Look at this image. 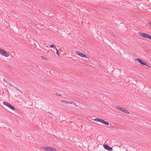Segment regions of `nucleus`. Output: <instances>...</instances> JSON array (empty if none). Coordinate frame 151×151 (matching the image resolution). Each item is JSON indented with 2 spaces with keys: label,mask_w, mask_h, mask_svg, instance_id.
Here are the masks:
<instances>
[{
  "label": "nucleus",
  "mask_w": 151,
  "mask_h": 151,
  "mask_svg": "<svg viewBox=\"0 0 151 151\" xmlns=\"http://www.w3.org/2000/svg\"><path fill=\"white\" fill-rule=\"evenodd\" d=\"M56 54L58 55H59L60 54V52L58 50V49L56 48Z\"/></svg>",
  "instance_id": "nucleus-13"
},
{
  "label": "nucleus",
  "mask_w": 151,
  "mask_h": 151,
  "mask_svg": "<svg viewBox=\"0 0 151 151\" xmlns=\"http://www.w3.org/2000/svg\"><path fill=\"white\" fill-rule=\"evenodd\" d=\"M61 101L62 103H64L65 104H75L74 102L72 101H67L64 100H61Z\"/></svg>",
  "instance_id": "nucleus-8"
},
{
  "label": "nucleus",
  "mask_w": 151,
  "mask_h": 151,
  "mask_svg": "<svg viewBox=\"0 0 151 151\" xmlns=\"http://www.w3.org/2000/svg\"><path fill=\"white\" fill-rule=\"evenodd\" d=\"M41 149L46 151H56L55 148L50 147H41Z\"/></svg>",
  "instance_id": "nucleus-1"
},
{
  "label": "nucleus",
  "mask_w": 151,
  "mask_h": 151,
  "mask_svg": "<svg viewBox=\"0 0 151 151\" xmlns=\"http://www.w3.org/2000/svg\"><path fill=\"white\" fill-rule=\"evenodd\" d=\"M147 38H148L150 40H151V36L148 34Z\"/></svg>",
  "instance_id": "nucleus-15"
},
{
  "label": "nucleus",
  "mask_w": 151,
  "mask_h": 151,
  "mask_svg": "<svg viewBox=\"0 0 151 151\" xmlns=\"http://www.w3.org/2000/svg\"><path fill=\"white\" fill-rule=\"evenodd\" d=\"M3 104H9V103H8L7 102H3Z\"/></svg>",
  "instance_id": "nucleus-19"
},
{
  "label": "nucleus",
  "mask_w": 151,
  "mask_h": 151,
  "mask_svg": "<svg viewBox=\"0 0 151 151\" xmlns=\"http://www.w3.org/2000/svg\"><path fill=\"white\" fill-rule=\"evenodd\" d=\"M3 80H4V81L5 82H6L7 84H9V82L8 81L6 80L5 79H4Z\"/></svg>",
  "instance_id": "nucleus-14"
},
{
  "label": "nucleus",
  "mask_w": 151,
  "mask_h": 151,
  "mask_svg": "<svg viewBox=\"0 0 151 151\" xmlns=\"http://www.w3.org/2000/svg\"><path fill=\"white\" fill-rule=\"evenodd\" d=\"M93 120L96 122H101L105 125H109V123L108 122H106L101 119L96 118L94 119Z\"/></svg>",
  "instance_id": "nucleus-2"
},
{
  "label": "nucleus",
  "mask_w": 151,
  "mask_h": 151,
  "mask_svg": "<svg viewBox=\"0 0 151 151\" xmlns=\"http://www.w3.org/2000/svg\"><path fill=\"white\" fill-rule=\"evenodd\" d=\"M4 105L7 106V107H9V108H10V109H11L12 110L15 111V108L12 106L11 104H4Z\"/></svg>",
  "instance_id": "nucleus-9"
},
{
  "label": "nucleus",
  "mask_w": 151,
  "mask_h": 151,
  "mask_svg": "<svg viewBox=\"0 0 151 151\" xmlns=\"http://www.w3.org/2000/svg\"><path fill=\"white\" fill-rule=\"evenodd\" d=\"M105 149L109 151H111L113 149L112 147H111L109 146L108 145H107L105 144L103 145Z\"/></svg>",
  "instance_id": "nucleus-5"
},
{
  "label": "nucleus",
  "mask_w": 151,
  "mask_h": 151,
  "mask_svg": "<svg viewBox=\"0 0 151 151\" xmlns=\"http://www.w3.org/2000/svg\"><path fill=\"white\" fill-rule=\"evenodd\" d=\"M56 93L57 95L58 96H59L60 97H61V96L62 95L61 94H58L57 93Z\"/></svg>",
  "instance_id": "nucleus-18"
},
{
  "label": "nucleus",
  "mask_w": 151,
  "mask_h": 151,
  "mask_svg": "<svg viewBox=\"0 0 151 151\" xmlns=\"http://www.w3.org/2000/svg\"><path fill=\"white\" fill-rule=\"evenodd\" d=\"M41 57L43 59H45V60L47 59V58H45V57H44V56H41Z\"/></svg>",
  "instance_id": "nucleus-17"
},
{
  "label": "nucleus",
  "mask_w": 151,
  "mask_h": 151,
  "mask_svg": "<svg viewBox=\"0 0 151 151\" xmlns=\"http://www.w3.org/2000/svg\"><path fill=\"white\" fill-rule=\"evenodd\" d=\"M149 24L150 26H151V23H149Z\"/></svg>",
  "instance_id": "nucleus-20"
},
{
  "label": "nucleus",
  "mask_w": 151,
  "mask_h": 151,
  "mask_svg": "<svg viewBox=\"0 0 151 151\" xmlns=\"http://www.w3.org/2000/svg\"><path fill=\"white\" fill-rule=\"evenodd\" d=\"M19 91L20 92L22 93H23L22 91H21L20 90V91Z\"/></svg>",
  "instance_id": "nucleus-21"
},
{
  "label": "nucleus",
  "mask_w": 151,
  "mask_h": 151,
  "mask_svg": "<svg viewBox=\"0 0 151 151\" xmlns=\"http://www.w3.org/2000/svg\"><path fill=\"white\" fill-rule=\"evenodd\" d=\"M76 54L77 55H79L80 56H81L82 57L86 58V55L85 54H84L82 53H81V52H80L77 51Z\"/></svg>",
  "instance_id": "nucleus-7"
},
{
  "label": "nucleus",
  "mask_w": 151,
  "mask_h": 151,
  "mask_svg": "<svg viewBox=\"0 0 151 151\" xmlns=\"http://www.w3.org/2000/svg\"><path fill=\"white\" fill-rule=\"evenodd\" d=\"M0 54L1 55L6 57H8L9 56V55L7 53L6 51L0 49Z\"/></svg>",
  "instance_id": "nucleus-4"
},
{
  "label": "nucleus",
  "mask_w": 151,
  "mask_h": 151,
  "mask_svg": "<svg viewBox=\"0 0 151 151\" xmlns=\"http://www.w3.org/2000/svg\"><path fill=\"white\" fill-rule=\"evenodd\" d=\"M139 34L142 37L147 38L148 34L145 33L141 32L139 33Z\"/></svg>",
  "instance_id": "nucleus-6"
},
{
  "label": "nucleus",
  "mask_w": 151,
  "mask_h": 151,
  "mask_svg": "<svg viewBox=\"0 0 151 151\" xmlns=\"http://www.w3.org/2000/svg\"><path fill=\"white\" fill-rule=\"evenodd\" d=\"M50 47L51 48H56L55 46L54 45H50Z\"/></svg>",
  "instance_id": "nucleus-16"
},
{
  "label": "nucleus",
  "mask_w": 151,
  "mask_h": 151,
  "mask_svg": "<svg viewBox=\"0 0 151 151\" xmlns=\"http://www.w3.org/2000/svg\"><path fill=\"white\" fill-rule=\"evenodd\" d=\"M10 84V85L12 86V87H14V88H15L18 91H20V90L19 89L17 88L16 87H15V86H14L13 85H12V84Z\"/></svg>",
  "instance_id": "nucleus-12"
},
{
  "label": "nucleus",
  "mask_w": 151,
  "mask_h": 151,
  "mask_svg": "<svg viewBox=\"0 0 151 151\" xmlns=\"http://www.w3.org/2000/svg\"><path fill=\"white\" fill-rule=\"evenodd\" d=\"M115 108L117 109H118L119 110H120L121 111H123V109H124V108H123V107H121L118 106H115Z\"/></svg>",
  "instance_id": "nucleus-10"
},
{
  "label": "nucleus",
  "mask_w": 151,
  "mask_h": 151,
  "mask_svg": "<svg viewBox=\"0 0 151 151\" xmlns=\"http://www.w3.org/2000/svg\"><path fill=\"white\" fill-rule=\"evenodd\" d=\"M123 112H124L127 114L129 113V112L128 110H127L126 109L124 108L123 109Z\"/></svg>",
  "instance_id": "nucleus-11"
},
{
  "label": "nucleus",
  "mask_w": 151,
  "mask_h": 151,
  "mask_svg": "<svg viewBox=\"0 0 151 151\" xmlns=\"http://www.w3.org/2000/svg\"><path fill=\"white\" fill-rule=\"evenodd\" d=\"M74 105H75V106H77V105H76V104H75Z\"/></svg>",
  "instance_id": "nucleus-22"
},
{
  "label": "nucleus",
  "mask_w": 151,
  "mask_h": 151,
  "mask_svg": "<svg viewBox=\"0 0 151 151\" xmlns=\"http://www.w3.org/2000/svg\"><path fill=\"white\" fill-rule=\"evenodd\" d=\"M135 60L142 65H145L146 66H148V65H147L145 62L140 58H136L135 59Z\"/></svg>",
  "instance_id": "nucleus-3"
},
{
  "label": "nucleus",
  "mask_w": 151,
  "mask_h": 151,
  "mask_svg": "<svg viewBox=\"0 0 151 151\" xmlns=\"http://www.w3.org/2000/svg\"><path fill=\"white\" fill-rule=\"evenodd\" d=\"M46 47H48V46H46Z\"/></svg>",
  "instance_id": "nucleus-23"
}]
</instances>
